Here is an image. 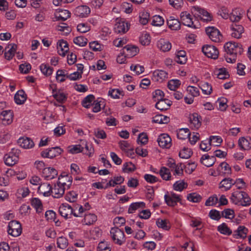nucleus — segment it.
<instances>
[{"mask_svg":"<svg viewBox=\"0 0 251 251\" xmlns=\"http://www.w3.org/2000/svg\"><path fill=\"white\" fill-rule=\"evenodd\" d=\"M224 49L226 52L225 57L228 63H233L235 62L237 55L241 54L243 52L242 46L235 42H227L224 46Z\"/></svg>","mask_w":251,"mask_h":251,"instance_id":"obj_1","label":"nucleus"},{"mask_svg":"<svg viewBox=\"0 0 251 251\" xmlns=\"http://www.w3.org/2000/svg\"><path fill=\"white\" fill-rule=\"evenodd\" d=\"M230 202L238 206H249L251 205V199L245 191L235 190L230 197Z\"/></svg>","mask_w":251,"mask_h":251,"instance_id":"obj_2","label":"nucleus"},{"mask_svg":"<svg viewBox=\"0 0 251 251\" xmlns=\"http://www.w3.org/2000/svg\"><path fill=\"white\" fill-rule=\"evenodd\" d=\"M191 11L194 16L199 17L204 21L209 22L212 20V17L210 13L200 6L195 5L192 6Z\"/></svg>","mask_w":251,"mask_h":251,"instance_id":"obj_3","label":"nucleus"},{"mask_svg":"<svg viewBox=\"0 0 251 251\" xmlns=\"http://www.w3.org/2000/svg\"><path fill=\"white\" fill-rule=\"evenodd\" d=\"M110 234L112 240L115 243L121 245L125 242V234L123 228L113 227L110 230Z\"/></svg>","mask_w":251,"mask_h":251,"instance_id":"obj_4","label":"nucleus"},{"mask_svg":"<svg viewBox=\"0 0 251 251\" xmlns=\"http://www.w3.org/2000/svg\"><path fill=\"white\" fill-rule=\"evenodd\" d=\"M20 151L15 148L11 149V151L4 156V162L7 166L15 165L19 160Z\"/></svg>","mask_w":251,"mask_h":251,"instance_id":"obj_5","label":"nucleus"},{"mask_svg":"<svg viewBox=\"0 0 251 251\" xmlns=\"http://www.w3.org/2000/svg\"><path fill=\"white\" fill-rule=\"evenodd\" d=\"M8 234L13 237H18L21 235L22 228L21 224L17 221H10L8 226Z\"/></svg>","mask_w":251,"mask_h":251,"instance_id":"obj_6","label":"nucleus"},{"mask_svg":"<svg viewBox=\"0 0 251 251\" xmlns=\"http://www.w3.org/2000/svg\"><path fill=\"white\" fill-rule=\"evenodd\" d=\"M206 34L211 41L216 43L221 42L222 39V36L220 31L215 27H207L205 29Z\"/></svg>","mask_w":251,"mask_h":251,"instance_id":"obj_7","label":"nucleus"},{"mask_svg":"<svg viewBox=\"0 0 251 251\" xmlns=\"http://www.w3.org/2000/svg\"><path fill=\"white\" fill-rule=\"evenodd\" d=\"M14 119V113L11 110L2 111L0 114V122L4 126L11 125Z\"/></svg>","mask_w":251,"mask_h":251,"instance_id":"obj_8","label":"nucleus"},{"mask_svg":"<svg viewBox=\"0 0 251 251\" xmlns=\"http://www.w3.org/2000/svg\"><path fill=\"white\" fill-rule=\"evenodd\" d=\"M63 151V150L59 147H56L47 149L41 153V155L43 157L53 158L59 155Z\"/></svg>","mask_w":251,"mask_h":251,"instance_id":"obj_9","label":"nucleus"},{"mask_svg":"<svg viewBox=\"0 0 251 251\" xmlns=\"http://www.w3.org/2000/svg\"><path fill=\"white\" fill-rule=\"evenodd\" d=\"M202 51L206 56L214 59L217 58L219 55L218 49L214 46L204 45L202 48Z\"/></svg>","mask_w":251,"mask_h":251,"instance_id":"obj_10","label":"nucleus"},{"mask_svg":"<svg viewBox=\"0 0 251 251\" xmlns=\"http://www.w3.org/2000/svg\"><path fill=\"white\" fill-rule=\"evenodd\" d=\"M157 141L158 145L162 148L169 149L172 146V139L169 135L166 133L160 134Z\"/></svg>","mask_w":251,"mask_h":251,"instance_id":"obj_11","label":"nucleus"},{"mask_svg":"<svg viewBox=\"0 0 251 251\" xmlns=\"http://www.w3.org/2000/svg\"><path fill=\"white\" fill-rule=\"evenodd\" d=\"M66 189L64 186L56 182L51 187V196L54 198H60L63 196Z\"/></svg>","mask_w":251,"mask_h":251,"instance_id":"obj_12","label":"nucleus"},{"mask_svg":"<svg viewBox=\"0 0 251 251\" xmlns=\"http://www.w3.org/2000/svg\"><path fill=\"white\" fill-rule=\"evenodd\" d=\"M190 126L193 129H197L201 124V118L198 114L194 113L189 116Z\"/></svg>","mask_w":251,"mask_h":251,"instance_id":"obj_13","label":"nucleus"},{"mask_svg":"<svg viewBox=\"0 0 251 251\" xmlns=\"http://www.w3.org/2000/svg\"><path fill=\"white\" fill-rule=\"evenodd\" d=\"M60 215L65 218H70L73 214L74 210L72 207L68 203H62L59 208Z\"/></svg>","mask_w":251,"mask_h":251,"instance_id":"obj_14","label":"nucleus"},{"mask_svg":"<svg viewBox=\"0 0 251 251\" xmlns=\"http://www.w3.org/2000/svg\"><path fill=\"white\" fill-rule=\"evenodd\" d=\"M180 20L182 24L188 27L196 28L194 25L191 15L186 11L182 12L180 13Z\"/></svg>","mask_w":251,"mask_h":251,"instance_id":"obj_15","label":"nucleus"},{"mask_svg":"<svg viewBox=\"0 0 251 251\" xmlns=\"http://www.w3.org/2000/svg\"><path fill=\"white\" fill-rule=\"evenodd\" d=\"M57 171L52 167H46L42 171V176L46 180H51L57 176Z\"/></svg>","mask_w":251,"mask_h":251,"instance_id":"obj_16","label":"nucleus"},{"mask_svg":"<svg viewBox=\"0 0 251 251\" xmlns=\"http://www.w3.org/2000/svg\"><path fill=\"white\" fill-rule=\"evenodd\" d=\"M57 52L60 55L65 56L69 50L67 42L64 40H60L57 42Z\"/></svg>","mask_w":251,"mask_h":251,"instance_id":"obj_17","label":"nucleus"},{"mask_svg":"<svg viewBox=\"0 0 251 251\" xmlns=\"http://www.w3.org/2000/svg\"><path fill=\"white\" fill-rule=\"evenodd\" d=\"M72 181L73 178L70 175H60L58 177L57 182L60 184V185L64 186L67 189H68L72 185Z\"/></svg>","mask_w":251,"mask_h":251,"instance_id":"obj_18","label":"nucleus"},{"mask_svg":"<svg viewBox=\"0 0 251 251\" xmlns=\"http://www.w3.org/2000/svg\"><path fill=\"white\" fill-rule=\"evenodd\" d=\"M17 49V46L15 44H9L5 49L4 56L8 60L12 59L15 55Z\"/></svg>","mask_w":251,"mask_h":251,"instance_id":"obj_19","label":"nucleus"},{"mask_svg":"<svg viewBox=\"0 0 251 251\" xmlns=\"http://www.w3.org/2000/svg\"><path fill=\"white\" fill-rule=\"evenodd\" d=\"M18 143L20 147L25 149H31L34 146L33 141L26 137L20 138L18 140Z\"/></svg>","mask_w":251,"mask_h":251,"instance_id":"obj_20","label":"nucleus"},{"mask_svg":"<svg viewBox=\"0 0 251 251\" xmlns=\"http://www.w3.org/2000/svg\"><path fill=\"white\" fill-rule=\"evenodd\" d=\"M231 30V36L237 39L241 38L242 35L244 32V28L242 25L236 24L232 25Z\"/></svg>","mask_w":251,"mask_h":251,"instance_id":"obj_21","label":"nucleus"},{"mask_svg":"<svg viewBox=\"0 0 251 251\" xmlns=\"http://www.w3.org/2000/svg\"><path fill=\"white\" fill-rule=\"evenodd\" d=\"M38 192L45 197L51 195V186L48 183L41 184L38 188Z\"/></svg>","mask_w":251,"mask_h":251,"instance_id":"obj_22","label":"nucleus"},{"mask_svg":"<svg viewBox=\"0 0 251 251\" xmlns=\"http://www.w3.org/2000/svg\"><path fill=\"white\" fill-rule=\"evenodd\" d=\"M157 48L163 52L169 51L172 48L171 43L164 39H160L157 42Z\"/></svg>","mask_w":251,"mask_h":251,"instance_id":"obj_23","label":"nucleus"},{"mask_svg":"<svg viewBox=\"0 0 251 251\" xmlns=\"http://www.w3.org/2000/svg\"><path fill=\"white\" fill-rule=\"evenodd\" d=\"M90 8L86 5L77 6L75 10V14L80 17H86L90 13Z\"/></svg>","mask_w":251,"mask_h":251,"instance_id":"obj_24","label":"nucleus"},{"mask_svg":"<svg viewBox=\"0 0 251 251\" xmlns=\"http://www.w3.org/2000/svg\"><path fill=\"white\" fill-rule=\"evenodd\" d=\"M168 78V73L163 70H156L154 71L152 79L155 81L162 82Z\"/></svg>","mask_w":251,"mask_h":251,"instance_id":"obj_25","label":"nucleus"},{"mask_svg":"<svg viewBox=\"0 0 251 251\" xmlns=\"http://www.w3.org/2000/svg\"><path fill=\"white\" fill-rule=\"evenodd\" d=\"M125 21L124 19L117 18L114 25V31L118 34H124L125 32Z\"/></svg>","mask_w":251,"mask_h":251,"instance_id":"obj_26","label":"nucleus"},{"mask_svg":"<svg viewBox=\"0 0 251 251\" xmlns=\"http://www.w3.org/2000/svg\"><path fill=\"white\" fill-rule=\"evenodd\" d=\"M52 96L59 102L63 103L67 100V94L61 90H53Z\"/></svg>","mask_w":251,"mask_h":251,"instance_id":"obj_27","label":"nucleus"},{"mask_svg":"<svg viewBox=\"0 0 251 251\" xmlns=\"http://www.w3.org/2000/svg\"><path fill=\"white\" fill-rule=\"evenodd\" d=\"M243 13L244 11L240 8H236L233 10L230 14V20L233 22L239 21L243 17Z\"/></svg>","mask_w":251,"mask_h":251,"instance_id":"obj_28","label":"nucleus"},{"mask_svg":"<svg viewBox=\"0 0 251 251\" xmlns=\"http://www.w3.org/2000/svg\"><path fill=\"white\" fill-rule=\"evenodd\" d=\"M248 232V229L245 226H240L234 231V237L236 238H245Z\"/></svg>","mask_w":251,"mask_h":251,"instance_id":"obj_29","label":"nucleus"},{"mask_svg":"<svg viewBox=\"0 0 251 251\" xmlns=\"http://www.w3.org/2000/svg\"><path fill=\"white\" fill-rule=\"evenodd\" d=\"M167 25L171 30H177L180 28V22L173 16L170 17L167 20Z\"/></svg>","mask_w":251,"mask_h":251,"instance_id":"obj_30","label":"nucleus"},{"mask_svg":"<svg viewBox=\"0 0 251 251\" xmlns=\"http://www.w3.org/2000/svg\"><path fill=\"white\" fill-rule=\"evenodd\" d=\"M71 13L66 9H58L55 13V16L57 20L65 21L70 17Z\"/></svg>","mask_w":251,"mask_h":251,"instance_id":"obj_31","label":"nucleus"},{"mask_svg":"<svg viewBox=\"0 0 251 251\" xmlns=\"http://www.w3.org/2000/svg\"><path fill=\"white\" fill-rule=\"evenodd\" d=\"M238 145L241 150H249L251 149V139L241 137L238 140Z\"/></svg>","mask_w":251,"mask_h":251,"instance_id":"obj_32","label":"nucleus"},{"mask_svg":"<svg viewBox=\"0 0 251 251\" xmlns=\"http://www.w3.org/2000/svg\"><path fill=\"white\" fill-rule=\"evenodd\" d=\"M171 105V101L168 99H163L157 101L155 104V107L157 109L164 111L168 109Z\"/></svg>","mask_w":251,"mask_h":251,"instance_id":"obj_33","label":"nucleus"},{"mask_svg":"<svg viewBox=\"0 0 251 251\" xmlns=\"http://www.w3.org/2000/svg\"><path fill=\"white\" fill-rule=\"evenodd\" d=\"M139 52L138 47L134 45H126V57L131 58L137 55Z\"/></svg>","mask_w":251,"mask_h":251,"instance_id":"obj_34","label":"nucleus"},{"mask_svg":"<svg viewBox=\"0 0 251 251\" xmlns=\"http://www.w3.org/2000/svg\"><path fill=\"white\" fill-rule=\"evenodd\" d=\"M215 159L214 156H210L207 154H204L201 157V162L204 166L209 167L214 164Z\"/></svg>","mask_w":251,"mask_h":251,"instance_id":"obj_35","label":"nucleus"},{"mask_svg":"<svg viewBox=\"0 0 251 251\" xmlns=\"http://www.w3.org/2000/svg\"><path fill=\"white\" fill-rule=\"evenodd\" d=\"M233 185V179L230 178L223 179L219 184V188L223 191H227Z\"/></svg>","mask_w":251,"mask_h":251,"instance_id":"obj_36","label":"nucleus"},{"mask_svg":"<svg viewBox=\"0 0 251 251\" xmlns=\"http://www.w3.org/2000/svg\"><path fill=\"white\" fill-rule=\"evenodd\" d=\"M26 100V95L23 90L18 91L14 96V100L17 104L24 103Z\"/></svg>","mask_w":251,"mask_h":251,"instance_id":"obj_37","label":"nucleus"},{"mask_svg":"<svg viewBox=\"0 0 251 251\" xmlns=\"http://www.w3.org/2000/svg\"><path fill=\"white\" fill-rule=\"evenodd\" d=\"M31 205L36 210L37 213H41L43 211V207L41 201L37 198L31 199Z\"/></svg>","mask_w":251,"mask_h":251,"instance_id":"obj_38","label":"nucleus"},{"mask_svg":"<svg viewBox=\"0 0 251 251\" xmlns=\"http://www.w3.org/2000/svg\"><path fill=\"white\" fill-rule=\"evenodd\" d=\"M68 73L65 70H58L56 73V79L58 82H62L68 78Z\"/></svg>","mask_w":251,"mask_h":251,"instance_id":"obj_39","label":"nucleus"},{"mask_svg":"<svg viewBox=\"0 0 251 251\" xmlns=\"http://www.w3.org/2000/svg\"><path fill=\"white\" fill-rule=\"evenodd\" d=\"M175 60L178 63L184 64L187 61L186 52L184 50H179L176 54Z\"/></svg>","mask_w":251,"mask_h":251,"instance_id":"obj_40","label":"nucleus"},{"mask_svg":"<svg viewBox=\"0 0 251 251\" xmlns=\"http://www.w3.org/2000/svg\"><path fill=\"white\" fill-rule=\"evenodd\" d=\"M145 203L142 201L132 203L128 207V212L129 213H133L136 210L141 208H145Z\"/></svg>","mask_w":251,"mask_h":251,"instance_id":"obj_41","label":"nucleus"},{"mask_svg":"<svg viewBox=\"0 0 251 251\" xmlns=\"http://www.w3.org/2000/svg\"><path fill=\"white\" fill-rule=\"evenodd\" d=\"M190 136H191V133L187 128H180L177 131V137L179 139L185 140Z\"/></svg>","mask_w":251,"mask_h":251,"instance_id":"obj_42","label":"nucleus"},{"mask_svg":"<svg viewBox=\"0 0 251 251\" xmlns=\"http://www.w3.org/2000/svg\"><path fill=\"white\" fill-rule=\"evenodd\" d=\"M199 86L204 95H209L212 92V86L208 82H201L199 84Z\"/></svg>","mask_w":251,"mask_h":251,"instance_id":"obj_43","label":"nucleus"},{"mask_svg":"<svg viewBox=\"0 0 251 251\" xmlns=\"http://www.w3.org/2000/svg\"><path fill=\"white\" fill-rule=\"evenodd\" d=\"M159 174L163 180H169L171 179L172 176L170 171L165 167H162L160 168Z\"/></svg>","mask_w":251,"mask_h":251,"instance_id":"obj_44","label":"nucleus"},{"mask_svg":"<svg viewBox=\"0 0 251 251\" xmlns=\"http://www.w3.org/2000/svg\"><path fill=\"white\" fill-rule=\"evenodd\" d=\"M108 95L113 99H120L124 96V92L118 89H112L109 90Z\"/></svg>","mask_w":251,"mask_h":251,"instance_id":"obj_45","label":"nucleus"},{"mask_svg":"<svg viewBox=\"0 0 251 251\" xmlns=\"http://www.w3.org/2000/svg\"><path fill=\"white\" fill-rule=\"evenodd\" d=\"M152 121L155 123L164 124L169 122V118L163 115H157L153 117Z\"/></svg>","mask_w":251,"mask_h":251,"instance_id":"obj_46","label":"nucleus"},{"mask_svg":"<svg viewBox=\"0 0 251 251\" xmlns=\"http://www.w3.org/2000/svg\"><path fill=\"white\" fill-rule=\"evenodd\" d=\"M89 48L94 51H101L104 49V45L101 44L98 41L90 42L89 44Z\"/></svg>","mask_w":251,"mask_h":251,"instance_id":"obj_47","label":"nucleus"},{"mask_svg":"<svg viewBox=\"0 0 251 251\" xmlns=\"http://www.w3.org/2000/svg\"><path fill=\"white\" fill-rule=\"evenodd\" d=\"M56 244L58 248L63 250L68 247L69 243L67 238L61 236L57 238Z\"/></svg>","mask_w":251,"mask_h":251,"instance_id":"obj_48","label":"nucleus"},{"mask_svg":"<svg viewBox=\"0 0 251 251\" xmlns=\"http://www.w3.org/2000/svg\"><path fill=\"white\" fill-rule=\"evenodd\" d=\"M164 23V18L159 15H154L151 19V25L155 26H161Z\"/></svg>","mask_w":251,"mask_h":251,"instance_id":"obj_49","label":"nucleus"},{"mask_svg":"<svg viewBox=\"0 0 251 251\" xmlns=\"http://www.w3.org/2000/svg\"><path fill=\"white\" fill-rule=\"evenodd\" d=\"M11 137V135L7 129H3L0 131V143L4 144L7 142Z\"/></svg>","mask_w":251,"mask_h":251,"instance_id":"obj_50","label":"nucleus"},{"mask_svg":"<svg viewBox=\"0 0 251 251\" xmlns=\"http://www.w3.org/2000/svg\"><path fill=\"white\" fill-rule=\"evenodd\" d=\"M94 100V96L93 95H89L83 100L82 105L83 107L88 108L92 105Z\"/></svg>","mask_w":251,"mask_h":251,"instance_id":"obj_51","label":"nucleus"},{"mask_svg":"<svg viewBox=\"0 0 251 251\" xmlns=\"http://www.w3.org/2000/svg\"><path fill=\"white\" fill-rule=\"evenodd\" d=\"M151 37L150 34L147 32H143L140 37V41L142 45L146 46L150 44Z\"/></svg>","mask_w":251,"mask_h":251,"instance_id":"obj_52","label":"nucleus"},{"mask_svg":"<svg viewBox=\"0 0 251 251\" xmlns=\"http://www.w3.org/2000/svg\"><path fill=\"white\" fill-rule=\"evenodd\" d=\"M40 69L42 73L47 76L50 75L53 73V69L46 64H41Z\"/></svg>","mask_w":251,"mask_h":251,"instance_id":"obj_53","label":"nucleus"},{"mask_svg":"<svg viewBox=\"0 0 251 251\" xmlns=\"http://www.w3.org/2000/svg\"><path fill=\"white\" fill-rule=\"evenodd\" d=\"M187 187V184L184 180H180L176 181L173 185V189L176 191H182Z\"/></svg>","mask_w":251,"mask_h":251,"instance_id":"obj_54","label":"nucleus"},{"mask_svg":"<svg viewBox=\"0 0 251 251\" xmlns=\"http://www.w3.org/2000/svg\"><path fill=\"white\" fill-rule=\"evenodd\" d=\"M97 250L98 251H111V244L105 241H101L98 245Z\"/></svg>","mask_w":251,"mask_h":251,"instance_id":"obj_55","label":"nucleus"},{"mask_svg":"<svg viewBox=\"0 0 251 251\" xmlns=\"http://www.w3.org/2000/svg\"><path fill=\"white\" fill-rule=\"evenodd\" d=\"M218 171H222V173L225 175H228L231 173V168L229 165L225 162H222L217 169Z\"/></svg>","mask_w":251,"mask_h":251,"instance_id":"obj_56","label":"nucleus"},{"mask_svg":"<svg viewBox=\"0 0 251 251\" xmlns=\"http://www.w3.org/2000/svg\"><path fill=\"white\" fill-rule=\"evenodd\" d=\"M230 14L229 10L225 6H221L218 11V15L221 16L224 19L229 18Z\"/></svg>","mask_w":251,"mask_h":251,"instance_id":"obj_57","label":"nucleus"},{"mask_svg":"<svg viewBox=\"0 0 251 251\" xmlns=\"http://www.w3.org/2000/svg\"><path fill=\"white\" fill-rule=\"evenodd\" d=\"M218 230L221 234L229 235L231 234V230L227 226L225 223H223L218 226Z\"/></svg>","mask_w":251,"mask_h":251,"instance_id":"obj_58","label":"nucleus"},{"mask_svg":"<svg viewBox=\"0 0 251 251\" xmlns=\"http://www.w3.org/2000/svg\"><path fill=\"white\" fill-rule=\"evenodd\" d=\"M97 221V216L94 214H86L84 218V223L87 225L93 224Z\"/></svg>","mask_w":251,"mask_h":251,"instance_id":"obj_59","label":"nucleus"},{"mask_svg":"<svg viewBox=\"0 0 251 251\" xmlns=\"http://www.w3.org/2000/svg\"><path fill=\"white\" fill-rule=\"evenodd\" d=\"M150 14L147 11H142L140 13V23L143 25H147L150 19Z\"/></svg>","mask_w":251,"mask_h":251,"instance_id":"obj_60","label":"nucleus"},{"mask_svg":"<svg viewBox=\"0 0 251 251\" xmlns=\"http://www.w3.org/2000/svg\"><path fill=\"white\" fill-rule=\"evenodd\" d=\"M74 43L80 46V47H84L86 45L88 40L87 38L84 37L83 36H78L76 37L74 39Z\"/></svg>","mask_w":251,"mask_h":251,"instance_id":"obj_61","label":"nucleus"},{"mask_svg":"<svg viewBox=\"0 0 251 251\" xmlns=\"http://www.w3.org/2000/svg\"><path fill=\"white\" fill-rule=\"evenodd\" d=\"M187 198L190 201L193 202H199L201 200L202 197L200 195L196 193H193L189 194L187 195Z\"/></svg>","mask_w":251,"mask_h":251,"instance_id":"obj_62","label":"nucleus"},{"mask_svg":"<svg viewBox=\"0 0 251 251\" xmlns=\"http://www.w3.org/2000/svg\"><path fill=\"white\" fill-rule=\"evenodd\" d=\"M180 81L178 79H172L168 83V88L172 91H175L180 85Z\"/></svg>","mask_w":251,"mask_h":251,"instance_id":"obj_63","label":"nucleus"},{"mask_svg":"<svg viewBox=\"0 0 251 251\" xmlns=\"http://www.w3.org/2000/svg\"><path fill=\"white\" fill-rule=\"evenodd\" d=\"M192 154V152L190 149L184 148L179 151V156L183 159H188Z\"/></svg>","mask_w":251,"mask_h":251,"instance_id":"obj_64","label":"nucleus"}]
</instances>
